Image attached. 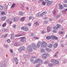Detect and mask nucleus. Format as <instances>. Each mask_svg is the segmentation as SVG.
<instances>
[{"label":"nucleus","mask_w":67,"mask_h":67,"mask_svg":"<svg viewBox=\"0 0 67 67\" xmlns=\"http://www.w3.org/2000/svg\"><path fill=\"white\" fill-rule=\"evenodd\" d=\"M32 16H30L29 18V19L31 20V19H32Z\"/></svg>","instance_id":"obj_50"},{"label":"nucleus","mask_w":67,"mask_h":67,"mask_svg":"<svg viewBox=\"0 0 67 67\" xmlns=\"http://www.w3.org/2000/svg\"><path fill=\"white\" fill-rule=\"evenodd\" d=\"M47 13V12H42L41 14H40V16H43L45 14Z\"/></svg>","instance_id":"obj_12"},{"label":"nucleus","mask_w":67,"mask_h":67,"mask_svg":"<svg viewBox=\"0 0 67 67\" xmlns=\"http://www.w3.org/2000/svg\"><path fill=\"white\" fill-rule=\"evenodd\" d=\"M10 52H11V53H12L13 52V50H12L10 49Z\"/></svg>","instance_id":"obj_56"},{"label":"nucleus","mask_w":67,"mask_h":67,"mask_svg":"<svg viewBox=\"0 0 67 67\" xmlns=\"http://www.w3.org/2000/svg\"><path fill=\"white\" fill-rule=\"evenodd\" d=\"M32 47L34 49H36V45L35 44H32Z\"/></svg>","instance_id":"obj_11"},{"label":"nucleus","mask_w":67,"mask_h":67,"mask_svg":"<svg viewBox=\"0 0 67 67\" xmlns=\"http://www.w3.org/2000/svg\"><path fill=\"white\" fill-rule=\"evenodd\" d=\"M47 31L48 33L49 32H51V29H50V28L49 27H48L47 28Z\"/></svg>","instance_id":"obj_15"},{"label":"nucleus","mask_w":67,"mask_h":67,"mask_svg":"<svg viewBox=\"0 0 67 67\" xmlns=\"http://www.w3.org/2000/svg\"><path fill=\"white\" fill-rule=\"evenodd\" d=\"M15 36H16V37H19V36H22V35H19L18 34L17 35H16Z\"/></svg>","instance_id":"obj_33"},{"label":"nucleus","mask_w":67,"mask_h":67,"mask_svg":"<svg viewBox=\"0 0 67 67\" xmlns=\"http://www.w3.org/2000/svg\"><path fill=\"white\" fill-rule=\"evenodd\" d=\"M60 34H64V32L63 31H61Z\"/></svg>","instance_id":"obj_53"},{"label":"nucleus","mask_w":67,"mask_h":67,"mask_svg":"<svg viewBox=\"0 0 67 67\" xmlns=\"http://www.w3.org/2000/svg\"><path fill=\"white\" fill-rule=\"evenodd\" d=\"M48 65L49 67H52L53 66V65L51 63L48 64Z\"/></svg>","instance_id":"obj_36"},{"label":"nucleus","mask_w":67,"mask_h":67,"mask_svg":"<svg viewBox=\"0 0 67 67\" xmlns=\"http://www.w3.org/2000/svg\"><path fill=\"white\" fill-rule=\"evenodd\" d=\"M26 10H29V7H26Z\"/></svg>","instance_id":"obj_60"},{"label":"nucleus","mask_w":67,"mask_h":67,"mask_svg":"<svg viewBox=\"0 0 67 67\" xmlns=\"http://www.w3.org/2000/svg\"><path fill=\"white\" fill-rule=\"evenodd\" d=\"M15 5V3H13L12 4V5L11 7V8H14V7Z\"/></svg>","instance_id":"obj_27"},{"label":"nucleus","mask_w":67,"mask_h":67,"mask_svg":"<svg viewBox=\"0 0 67 67\" xmlns=\"http://www.w3.org/2000/svg\"><path fill=\"white\" fill-rule=\"evenodd\" d=\"M21 40H20V41L22 42H23L24 41V40H25L26 38L24 37H22L21 38Z\"/></svg>","instance_id":"obj_14"},{"label":"nucleus","mask_w":67,"mask_h":67,"mask_svg":"<svg viewBox=\"0 0 67 67\" xmlns=\"http://www.w3.org/2000/svg\"><path fill=\"white\" fill-rule=\"evenodd\" d=\"M18 43L17 42L15 43L14 44V46H18Z\"/></svg>","instance_id":"obj_39"},{"label":"nucleus","mask_w":67,"mask_h":67,"mask_svg":"<svg viewBox=\"0 0 67 67\" xmlns=\"http://www.w3.org/2000/svg\"><path fill=\"white\" fill-rule=\"evenodd\" d=\"M53 32H54V33H56L57 32V31L56 30H53Z\"/></svg>","instance_id":"obj_51"},{"label":"nucleus","mask_w":67,"mask_h":67,"mask_svg":"<svg viewBox=\"0 0 67 67\" xmlns=\"http://www.w3.org/2000/svg\"><path fill=\"white\" fill-rule=\"evenodd\" d=\"M64 6L65 7H67V5L66 4H64Z\"/></svg>","instance_id":"obj_47"},{"label":"nucleus","mask_w":67,"mask_h":67,"mask_svg":"<svg viewBox=\"0 0 67 67\" xmlns=\"http://www.w3.org/2000/svg\"><path fill=\"white\" fill-rule=\"evenodd\" d=\"M36 0H32V1H33V2L36 1Z\"/></svg>","instance_id":"obj_63"},{"label":"nucleus","mask_w":67,"mask_h":67,"mask_svg":"<svg viewBox=\"0 0 67 67\" xmlns=\"http://www.w3.org/2000/svg\"><path fill=\"white\" fill-rule=\"evenodd\" d=\"M6 25L7 23H4L2 25V27H5V26H6Z\"/></svg>","instance_id":"obj_24"},{"label":"nucleus","mask_w":67,"mask_h":67,"mask_svg":"<svg viewBox=\"0 0 67 67\" xmlns=\"http://www.w3.org/2000/svg\"><path fill=\"white\" fill-rule=\"evenodd\" d=\"M35 25H36V26H38L39 25V23L37 22H36L35 23Z\"/></svg>","instance_id":"obj_23"},{"label":"nucleus","mask_w":67,"mask_h":67,"mask_svg":"<svg viewBox=\"0 0 67 67\" xmlns=\"http://www.w3.org/2000/svg\"><path fill=\"white\" fill-rule=\"evenodd\" d=\"M27 49L29 52H31L33 51V49L32 48L31 46H29L27 48Z\"/></svg>","instance_id":"obj_6"},{"label":"nucleus","mask_w":67,"mask_h":67,"mask_svg":"<svg viewBox=\"0 0 67 67\" xmlns=\"http://www.w3.org/2000/svg\"><path fill=\"white\" fill-rule=\"evenodd\" d=\"M53 14L54 15H55L56 14V11L55 10H54V11L53 12Z\"/></svg>","instance_id":"obj_34"},{"label":"nucleus","mask_w":67,"mask_h":67,"mask_svg":"<svg viewBox=\"0 0 67 67\" xmlns=\"http://www.w3.org/2000/svg\"><path fill=\"white\" fill-rule=\"evenodd\" d=\"M8 35V34H7L6 35H5L4 36V37H5V38L6 37H7V36Z\"/></svg>","instance_id":"obj_55"},{"label":"nucleus","mask_w":67,"mask_h":67,"mask_svg":"<svg viewBox=\"0 0 67 67\" xmlns=\"http://www.w3.org/2000/svg\"><path fill=\"white\" fill-rule=\"evenodd\" d=\"M62 13H63L64 14H65L66 13V11L64 10H63L62 11Z\"/></svg>","instance_id":"obj_42"},{"label":"nucleus","mask_w":67,"mask_h":67,"mask_svg":"<svg viewBox=\"0 0 67 67\" xmlns=\"http://www.w3.org/2000/svg\"><path fill=\"white\" fill-rule=\"evenodd\" d=\"M49 55V54L45 52L42 55V57L43 59H46Z\"/></svg>","instance_id":"obj_2"},{"label":"nucleus","mask_w":67,"mask_h":67,"mask_svg":"<svg viewBox=\"0 0 67 67\" xmlns=\"http://www.w3.org/2000/svg\"><path fill=\"white\" fill-rule=\"evenodd\" d=\"M19 14L20 15H23V13L22 12H19Z\"/></svg>","instance_id":"obj_29"},{"label":"nucleus","mask_w":67,"mask_h":67,"mask_svg":"<svg viewBox=\"0 0 67 67\" xmlns=\"http://www.w3.org/2000/svg\"><path fill=\"white\" fill-rule=\"evenodd\" d=\"M25 49V47H21L18 49L19 51L21 52L22 50H24Z\"/></svg>","instance_id":"obj_10"},{"label":"nucleus","mask_w":67,"mask_h":67,"mask_svg":"<svg viewBox=\"0 0 67 67\" xmlns=\"http://www.w3.org/2000/svg\"><path fill=\"white\" fill-rule=\"evenodd\" d=\"M42 4L43 5H45L46 4V3L44 2H43L42 3Z\"/></svg>","instance_id":"obj_43"},{"label":"nucleus","mask_w":67,"mask_h":67,"mask_svg":"<svg viewBox=\"0 0 67 67\" xmlns=\"http://www.w3.org/2000/svg\"><path fill=\"white\" fill-rule=\"evenodd\" d=\"M2 38H5L4 37V35H2Z\"/></svg>","instance_id":"obj_58"},{"label":"nucleus","mask_w":67,"mask_h":67,"mask_svg":"<svg viewBox=\"0 0 67 67\" xmlns=\"http://www.w3.org/2000/svg\"><path fill=\"white\" fill-rule=\"evenodd\" d=\"M6 31H7V29H4V32H5Z\"/></svg>","instance_id":"obj_59"},{"label":"nucleus","mask_w":67,"mask_h":67,"mask_svg":"<svg viewBox=\"0 0 67 67\" xmlns=\"http://www.w3.org/2000/svg\"><path fill=\"white\" fill-rule=\"evenodd\" d=\"M6 19H7V17L5 16L2 17L1 18V19L3 21L5 20H6Z\"/></svg>","instance_id":"obj_13"},{"label":"nucleus","mask_w":67,"mask_h":67,"mask_svg":"<svg viewBox=\"0 0 67 67\" xmlns=\"http://www.w3.org/2000/svg\"><path fill=\"white\" fill-rule=\"evenodd\" d=\"M37 16L39 17L40 16V13H38L36 15Z\"/></svg>","instance_id":"obj_37"},{"label":"nucleus","mask_w":67,"mask_h":67,"mask_svg":"<svg viewBox=\"0 0 67 67\" xmlns=\"http://www.w3.org/2000/svg\"><path fill=\"white\" fill-rule=\"evenodd\" d=\"M64 2L65 3H67V0H64Z\"/></svg>","instance_id":"obj_48"},{"label":"nucleus","mask_w":67,"mask_h":67,"mask_svg":"<svg viewBox=\"0 0 67 67\" xmlns=\"http://www.w3.org/2000/svg\"><path fill=\"white\" fill-rule=\"evenodd\" d=\"M3 6H2V5H0V10H3Z\"/></svg>","instance_id":"obj_32"},{"label":"nucleus","mask_w":67,"mask_h":67,"mask_svg":"<svg viewBox=\"0 0 67 67\" xmlns=\"http://www.w3.org/2000/svg\"><path fill=\"white\" fill-rule=\"evenodd\" d=\"M7 42H8V43H10L11 41H10V40L9 39H8L7 40Z\"/></svg>","instance_id":"obj_45"},{"label":"nucleus","mask_w":67,"mask_h":67,"mask_svg":"<svg viewBox=\"0 0 67 67\" xmlns=\"http://www.w3.org/2000/svg\"><path fill=\"white\" fill-rule=\"evenodd\" d=\"M47 23V21H44V23H45V24H46Z\"/></svg>","instance_id":"obj_62"},{"label":"nucleus","mask_w":67,"mask_h":67,"mask_svg":"<svg viewBox=\"0 0 67 67\" xmlns=\"http://www.w3.org/2000/svg\"><path fill=\"white\" fill-rule=\"evenodd\" d=\"M42 33L43 34H44V33H45V32L44 31H42Z\"/></svg>","instance_id":"obj_57"},{"label":"nucleus","mask_w":67,"mask_h":67,"mask_svg":"<svg viewBox=\"0 0 67 67\" xmlns=\"http://www.w3.org/2000/svg\"><path fill=\"white\" fill-rule=\"evenodd\" d=\"M14 35L13 34H12L11 36V39H13V38H14Z\"/></svg>","instance_id":"obj_19"},{"label":"nucleus","mask_w":67,"mask_h":67,"mask_svg":"<svg viewBox=\"0 0 67 67\" xmlns=\"http://www.w3.org/2000/svg\"><path fill=\"white\" fill-rule=\"evenodd\" d=\"M1 14L2 15H5V13L3 11L1 13Z\"/></svg>","instance_id":"obj_30"},{"label":"nucleus","mask_w":67,"mask_h":67,"mask_svg":"<svg viewBox=\"0 0 67 67\" xmlns=\"http://www.w3.org/2000/svg\"><path fill=\"white\" fill-rule=\"evenodd\" d=\"M46 51H47V52H51V49H48L47 48H46Z\"/></svg>","instance_id":"obj_21"},{"label":"nucleus","mask_w":67,"mask_h":67,"mask_svg":"<svg viewBox=\"0 0 67 67\" xmlns=\"http://www.w3.org/2000/svg\"><path fill=\"white\" fill-rule=\"evenodd\" d=\"M60 15H58L56 16L55 18L56 19H59V18H60Z\"/></svg>","instance_id":"obj_28"},{"label":"nucleus","mask_w":67,"mask_h":67,"mask_svg":"<svg viewBox=\"0 0 67 67\" xmlns=\"http://www.w3.org/2000/svg\"><path fill=\"white\" fill-rule=\"evenodd\" d=\"M40 45L42 47H46L47 46V43L45 41H43L41 43Z\"/></svg>","instance_id":"obj_4"},{"label":"nucleus","mask_w":67,"mask_h":67,"mask_svg":"<svg viewBox=\"0 0 67 67\" xmlns=\"http://www.w3.org/2000/svg\"><path fill=\"white\" fill-rule=\"evenodd\" d=\"M2 67H5V64H4L2 66Z\"/></svg>","instance_id":"obj_54"},{"label":"nucleus","mask_w":67,"mask_h":67,"mask_svg":"<svg viewBox=\"0 0 67 67\" xmlns=\"http://www.w3.org/2000/svg\"><path fill=\"white\" fill-rule=\"evenodd\" d=\"M6 22L7 23L9 24H11L12 23V21L10 19H8L6 20Z\"/></svg>","instance_id":"obj_7"},{"label":"nucleus","mask_w":67,"mask_h":67,"mask_svg":"<svg viewBox=\"0 0 67 67\" xmlns=\"http://www.w3.org/2000/svg\"><path fill=\"white\" fill-rule=\"evenodd\" d=\"M34 38L36 39V40H37V39H39V38L37 37H34Z\"/></svg>","instance_id":"obj_49"},{"label":"nucleus","mask_w":67,"mask_h":67,"mask_svg":"<svg viewBox=\"0 0 67 67\" xmlns=\"http://www.w3.org/2000/svg\"><path fill=\"white\" fill-rule=\"evenodd\" d=\"M51 38H53L55 40H57V39H58V38L54 36H52L51 37L50 36H47L46 37V38L47 40H50Z\"/></svg>","instance_id":"obj_1"},{"label":"nucleus","mask_w":67,"mask_h":67,"mask_svg":"<svg viewBox=\"0 0 67 67\" xmlns=\"http://www.w3.org/2000/svg\"><path fill=\"white\" fill-rule=\"evenodd\" d=\"M42 60L40 59H36L34 62V64H36L37 63H42Z\"/></svg>","instance_id":"obj_5"},{"label":"nucleus","mask_w":67,"mask_h":67,"mask_svg":"<svg viewBox=\"0 0 67 67\" xmlns=\"http://www.w3.org/2000/svg\"><path fill=\"white\" fill-rule=\"evenodd\" d=\"M28 25H29V26H31V23H29L28 24Z\"/></svg>","instance_id":"obj_52"},{"label":"nucleus","mask_w":67,"mask_h":67,"mask_svg":"<svg viewBox=\"0 0 67 67\" xmlns=\"http://www.w3.org/2000/svg\"><path fill=\"white\" fill-rule=\"evenodd\" d=\"M14 61H16V60H18V59L17 58H14Z\"/></svg>","instance_id":"obj_46"},{"label":"nucleus","mask_w":67,"mask_h":67,"mask_svg":"<svg viewBox=\"0 0 67 67\" xmlns=\"http://www.w3.org/2000/svg\"><path fill=\"white\" fill-rule=\"evenodd\" d=\"M49 21H52V19H50Z\"/></svg>","instance_id":"obj_61"},{"label":"nucleus","mask_w":67,"mask_h":67,"mask_svg":"<svg viewBox=\"0 0 67 67\" xmlns=\"http://www.w3.org/2000/svg\"><path fill=\"white\" fill-rule=\"evenodd\" d=\"M45 1L46 3H47V5L48 6V5H51L52 4V3H53V1H49V0H45Z\"/></svg>","instance_id":"obj_3"},{"label":"nucleus","mask_w":67,"mask_h":67,"mask_svg":"<svg viewBox=\"0 0 67 67\" xmlns=\"http://www.w3.org/2000/svg\"><path fill=\"white\" fill-rule=\"evenodd\" d=\"M54 30H58V28L56 26H55L53 28Z\"/></svg>","instance_id":"obj_31"},{"label":"nucleus","mask_w":67,"mask_h":67,"mask_svg":"<svg viewBox=\"0 0 67 67\" xmlns=\"http://www.w3.org/2000/svg\"><path fill=\"white\" fill-rule=\"evenodd\" d=\"M40 44H41V42H38V44L37 45V47H40Z\"/></svg>","instance_id":"obj_18"},{"label":"nucleus","mask_w":67,"mask_h":67,"mask_svg":"<svg viewBox=\"0 0 67 67\" xmlns=\"http://www.w3.org/2000/svg\"><path fill=\"white\" fill-rule=\"evenodd\" d=\"M51 62H52V63H54L55 62V60H54L53 59H51Z\"/></svg>","instance_id":"obj_38"},{"label":"nucleus","mask_w":67,"mask_h":67,"mask_svg":"<svg viewBox=\"0 0 67 67\" xmlns=\"http://www.w3.org/2000/svg\"><path fill=\"white\" fill-rule=\"evenodd\" d=\"M4 8L5 9L8 8V6L7 5L5 4L4 6Z\"/></svg>","instance_id":"obj_44"},{"label":"nucleus","mask_w":67,"mask_h":67,"mask_svg":"<svg viewBox=\"0 0 67 67\" xmlns=\"http://www.w3.org/2000/svg\"><path fill=\"white\" fill-rule=\"evenodd\" d=\"M21 30H23V31H25L26 32H27L29 31V29L27 27L24 28V27H21Z\"/></svg>","instance_id":"obj_9"},{"label":"nucleus","mask_w":67,"mask_h":67,"mask_svg":"<svg viewBox=\"0 0 67 67\" xmlns=\"http://www.w3.org/2000/svg\"><path fill=\"white\" fill-rule=\"evenodd\" d=\"M18 21V19L16 17H15L14 18V22H15L16 21Z\"/></svg>","instance_id":"obj_16"},{"label":"nucleus","mask_w":67,"mask_h":67,"mask_svg":"<svg viewBox=\"0 0 67 67\" xmlns=\"http://www.w3.org/2000/svg\"><path fill=\"white\" fill-rule=\"evenodd\" d=\"M16 26V25L15 24L13 25V28H15Z\"/></svg>","instance_id":"obj_41"},{"label":"nucleus","mask_w":67,"mask_h":67,"mask_svg":"<svg viewBox=\"0 0 67 67\" xmlns=\"http://www.w3.org/2000/svg\"><path fill=\"white\" fill-rule=\"evenodd\" d=\"M44 1V0H40L39 1H38V3H39L42 2H43Z\"/></svg>","instance_id":"obj_40"},{"label":"nucleus","mask_w":67,"mask_h":67,"mask_svg":"<svg viewBox=\"0 0 67 67\" xmlns=\"http://www.w3.org/2000/svg\"><path fill=\"white\" fill-rule=\"evenodd\" d=\"M56 25L58 29H60V27H61V25L59 24H57Z\"/></svg>","instance_id":"obj_17"},{"label":"nucleus","mask_w":67,"mask_h":67,"mask_svg":"<svg viewBox=\"0 0 67 67\" xmlns=\"http://www.w3.org/2000/svg\"><path fill=\"white\" fill-rule=\"evenodd\" d=\"M66 38H67V35H66Z\"/></svg>","instance_id":"obj_64"},{"label":"nucleus","mask_w":67,"mask_h":67,"mask_svg":"<svg viewBox=\"0 0 67 67\" xmlns=\"http://www.w3.org/2000/svg\"><path fill=\"white\" fill-rule=\"evenodd\" d=\"M48 47H49V48H52V44H49Z\"/></svg>","instance_id":"obj_26"},{"label":"nucleus","mask_w":67,"mask_h":67,"mask_svg":"<svg viewBox=\"0 0 67 67\" xmlns=\"http://www.w3.org/2000/svg\"><path fill=\"white\" fill-rule=\"evenodd\" d=\"M58 5L59 8L60 10H62V9H64V7H63L62 4H59Z\"/></svg>","instance_id":"obj_8"},{"label":"nucleus","mask_w":67,"mask_h":67,"mask_svg":"<svg viewBox=\"0 0 67 67\" xmlns=\"http://www.w3.org/2000/svg\"><path fill=\"white\" fill-rule=\"evenodd\" d=\"M57 46H58V44L57 43H55L54 45V48H56L57 47Z\"/></svg>","instance_id":"obj_22"},{"label":"nucleus","mask_w":67,"mask_h":67,"mask_svg":"<svg viewBox=\"0 0 67 67\" xmlns=\"http://www.w3.org/2000/svg\"><path fill=\"white\" fill-rule=\"evenodd\" d=\"M20 20L21 21H24L25 20V18H24V17H22L21 18Z\"/></svg>","instance_id":"obj_25"},{"label":"nucleus","mask_w":67,"mask_h":67,"mask_svg":"<svg viewBox=\"0 0 67 67\" xmlns=\"http://www.w3.org/2000/svg\"><path fill=\"white\" fill-rule=\"evenodd\" d=\"M41 52H45V50L44 49H42L41 50Z\"/></svg>","instance_id":"obj_35"},{"label":"nucleus","mask_w":67,"mask_h":67,"mask_svg":"<svg viewBox=\"0 0 67 67\" xmlns=\"http://www.w3.org/2000/svg\"><path fill=\"white\" fill-rule=\"evenodd\" d=\"M54 63L55 64V65H58L59 64V62L58 61V60H55V61L54 62Z\"/></svg>","instance_id":"obj_20"}]
</instances>
